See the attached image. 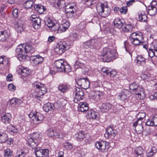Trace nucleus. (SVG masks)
Segmentation results:
<instances>
[{
    "instance_id": "obj_50",
    "label": "nucleus",
    "mask_w": 157,
    "mask_h": 157,
    "mask_svg": "<svg viewBox=\"0 0 157 157\" xmlns=\"http://www.w3.org/2000/svg\"><path fill=\"white\" fill-rule=\"evenodd\" d=\"M92 84L94 88L100 87L102 86L101 82L99 80L93 82Z\"/></svg>"
},
{
    "instance_id": "obj_43",
    "label": "nucleus",
    "mask_w": 157,
    "mask_h": 157,
    "mask_svg": "<svg viewBox=\"0 0 157 157\" xmlns=\"http://www.w3.org/2000/svg\"><path fill=\"white\" fill-rule=\"evenodd\" d=\"M143 149L141 147L136 148L134 150V152L136 155V157H141V155L143 153Z\"/></svg>"
},
{
    "instance_id": "obj_16",
    "label": "nucleus",
    "mask_w": 157,
    "mask_h": 157,
    "mask_svg": "<svg viewBox=\"0 0 157 157\" xmlns=\"http://www.w3.org/2000/svg\"><path fill=\"white\" fill-rule=\"evenodd\" d=\"M106 132L104 134V136L106 138L109 137L113 138L117 134V131L112 127H109L106 129Z\"/></svg>"
},
{
    "instance_id": "obj_34",
    "label": "nucleus",
    "mask_w": 157,
    "mask_h": 157,
    "mask_svg": "<svg viewBox=\"0 0 157 157\" xmlns=\"http://www.w3.org/2000/svg\"><path fill=\"white\" fill-rule=\"evenodd\" d=\"M34 7L36 11L40 14L43 13L46 10V8L44 6L40 4L35 5Z\"/></svg>"
},
{
    "instance_id": "obj_51",
    "label": "nucleus",
    "mask_w": 157,
    "mask_h": 157,
    "mask_svg": "<svg viewBox=\"0 0 157 157\" xmlns=\"http://www.w3.org/2000/svg\"><path fill=\"white\" fill-rule=\"evenodd\" d=\"M63 145L64 147L67 149H71L73 148L72 144L68 142L63 143Z\"/></svg>"
},
{
    "instance_id": "obj_11",
    "label": "nucleus",
    "mask_w": 157,
    "mask_h": 157,
    "mask_svg": "<svg viewBox=\"0 0 157 157\" xmlns=\"http://www.w3.org/2000/svg\"><path fill=\"white\" fill-rule=\"evenodd\" d=\"M75 97L74 100V102L78 103V101L82 100L84 98V93L83 90L79 87H76L75 88Z\"/></svg>"
},
{
    "instance_id": "obj_35",
    "label": "nucleus",
    "mask_w": 157,
    "mask_h": 157,
    "mask_svg": "<svg viewBox=\"0 0 157 157\" xmlns=\"http://www.w3.org/2000/svg\"><path fill=\"white\" fill-rule=\"evenodd\" d=\"M138 20L142 22H145L147 20V16L144 12L142 11L138 13Z\"/></svg>"
},
{
    "instance_id": "obj_24",
    "label": "nucleus",
    "mask_w": 157,
    "mask_h": 157,
    "mask_svg": "<svg viewBox=\"0 0 157 157\" xmlns=\"http://www.w3.org/2000/svg\"><path fill=\"white\" fill-rule=\"evenodd\" d=\"M88 104L86 103L80 102L78 107V110L81 112H85L88 110Z\"/></svg>"
},
{
    "instance_id": "obj_23",
    "label": "nucleus",
    "mask_w": 157,
    "mask_h": 157,
    "mask_svg": "<svg viewBox=\"0 0 157 157\" xmlns=\"http://www.w3.org/2000/svg\"><path fill=\"white\" fill-rule=\"evenodd\" d=\"M113 25L115 27L120 28L124 25L125 22L122 19H121L118 18L114 19L113 22Z\"/></svg>"
},
{
    "instance_id": "obj_27",
    "label": "nucleus",
    "mask_w": 157,
    "mask_h": 157,
    "mask_svg": "<svg viewBox=\"0 0 157 157\" xmlns=\"http://www.w3.org/2000/svg\"><path fill=\"white\" fill-rule=\"evenodd\" d=\"M11 114L10 113H6L1 117V121L5 124L9 123L11 120Z\"/></svg>"
},
{
    "instance_id": "obj_39",
    "label": "nucleus",
    "mask_w": 157,
    "mask_h": 157,
    "mask_svg": "<svg viewBox=\"0 0 157 157\" xmlns=\"http://www.w3.org/2000/svg\"><path fill=\"white\" fill-rule=\"evenodd\" d=\"M133 28V26L131 24L124 25L122 26V30L125 32H131Z\"/></svg>"
},
{
    "instance_id": "obj_19",
    "label": "nucleus",
    "mask_w": 157,
    "mask_h": 157,
    "mask_svg": "<svg viewBox=\"0 0 157 157\" xmlns=\"http://www.w3.org/2000/svg\"><path fill=\"white\" fill-rule=\"evenodd\" d=\"M87 118L98 120L99 118V115L98 112L93 110H89L86 115Z\"/></svg>"
},
{
    "instance_id": "obj_54",
    "label": "nucleus",
    "mask_w": 157,
    "mask_h": 157,
    "mask_svg": "<svg viewBox=\"0 0 157 157\" xmlns=\"http://www.w3.org/2000/svg\"><path fill=\"white\" fill-rule=\"evenodd\" d=\"M124 48L125 49L126 51L128 52L129 54L132 57V52H129L128 51V48L130 46V45L129 44L128 42L127 41H125L124 42Z\"/></svg>"
},
{
    "instance_id": "obj_15",
    "label": "nucleus",
    "mask_w": 157,
    "mask_h": 157,
    "mask_svg": "<svg viewBox=\"0 0 157 157\" xmlns=\"http://www.w3.org/2000/svg\"><path fill=\"white\" fill-rule=\"evenodd\" d=\"M77 84L84 89H86L90 87V83L88 78H80L76 82Z\"/></svg>"
},
{
    "instance_id": "obj_41",
    "label": "nucleus",
    "mask_w": 157,
    "mask_h": 157,
    "mask_svg": "<svg viewBox=\"0 0 157 157\" xmlns=\"http://www.w3.org/2000/svg\"><path fill=\"white\" fill-rule=\"evenodd\" d=\"M83 4L87 6V7L95 4L96 3V0H83Z\"/></svg>"
},
{
    "instance_id": "obj_29",
    "label": "nucleus",
    "mask_w": 157,
    "mask_h": 157,
    "mask_svg": "<svg viewBox=\"0 0 157 157\" xmlns=\"http://www.w3.org/2000/svg\"><path fill=\"white\" fill-rule=\"evenodd\" d=\"M70 25V22L68 21H66L62 23L60 26V31L61 32L65 31Z\"/></svg>"
},
{
    "instance_id": "obj_38",
    "label": "nucleus",
    "mask_w": 157,
    "mask_h": 157,
    "mask_svg": "<svg viewBox=\"0 0 157 157\" xmlns=\"http://www.w3.org/2000/svg\"><path fill=\"white\" fill-rule=\"evenodd\" d=\"M33 22V25L34 28L35 29H38L40 27L41 19L40 18H36Z\"/></svg>"
},
{
    "instance_id": "obj_60",
    "label": "nucleus",
    "mask_w": 157,
    "mask_h": 157,
    "mask_svg": "<svg viewBox=\"0 0 157 157\" xmlns=\"http://www.w3.org/2000/svg\"><path fill=\"white\" fill-rule=\"evenodd\" d=\"M25 154L24 151L20 150L17 152L15 157H24Z\"/></svg>"
},
{
    "instance_id": "obj_36",
    "label": "nucleus",
    "mask_w": 157,
    "mask_h": 157,
    "mask_svg": "<svg viewBox=\"0 0 157 157\" xmlns=\"http://www.w3.org/2000/svg\"><path fill=\"white\" fill-rule=\"evenodd\" d=\"M102 95V93L101 91H95L94 92V94L93 96V99L96 101H98L100 100Z\"/></svg>"
},
{
    "instance_id": "obj_64",
    "label": "nucleus",
    "mask_w": 157,
    "mask_h": 157,
    "mask_svg": "<svg viewBox=\"0 0 157 157\" xmlns=\"http://www.w3.org/2000/svg\"><path fill=\"white\" fill-rule=\"evenodd\" d=\"M18 11L17 9H14L12 11V14L14 18H17L18 16Z\"/></svg>"
},
{
    "instance_id": "obj_20",
    "label": "nucleus",
    "mask_w": 157,
    "mask_h": 157,
    "mask_svg": "<svg viewBox=\"0 0 157 157\" xmlns=\"http://www.w3.org/2000/svg\"><path fill=\"white\" fill-rule=\"evenodd\" d=\"M142 121H139V122L135 121L133 123V126L134 127L135 129L137 131V133L139 134L142 132L144 134V131H143V126L142 125Z\"/></svg>"
},
{
    "instance_id": "obj_10",
    "label": "nucleus",
    "mask_w": 157,
    "mask_h": 157,
    "mask_svg": "<svg viewBox=\"0 0 157 157\" xmlns=\"http://www.w3.org/2000/svg\"><path fill=\"white\" fill-rule=\"evenodd\" d=\"M29 116L36 124L41 123L44 118L43 115L41 113L36 111L31 112Z\"/></svg>"
},
{
    "instance_id": "obj_37",
    "label": "nucleus",
    "mask_w": 157,
    "mask_h": 157,
    "mask_svg": "<svg viewBox=\"0 0 157 157\" xmlns=\"http://www.w3.org/2000/svg\"><path fill=\"white\" fill-rule=\"evenodd\" d=\"M86 135L84 132L83 131L79 132L75 135L77 140L78 141L82 140L85 137Z\"/></svg>"
},
{
    "instance_id": "obj_5",
    "label": "nucleus",
    "mask_w": 157,
    "mask_h": 157,
    "mask_svg": "<svg viewBox=\"0 0 157 157\" xmlns=\"http://www.w3.org/2000/svg\"><path fill=\"white\" fill-rule=\"evenodd\" d=\"M96 8L98 13L104 17L109 15L111 12V9L107 6L106 3H98L96 6Z\"/></svg>"
},
{
    "instance_id": "obj_12",
    "label": "nucleus",
    "mask_w": 157,
    "mask_h": 157,
    "mask_svg": "<svg viewBox=\"0 0 157 157\" xmlns=\"http://www.w3.org/2000/svg\"><path fill=\"white\" fill-rule=\"evenodd\" d=\"M149 56L151 58L154 56L157 57V41L154 40L150 48L147 50Z\"/></svg>"
},
{
    "instance_id": "obj_32",
    "label": "nucleus",
    "mask_w": 157,
    "mask_h": 157,
    "mask_svg": "<svg viewBox=\"0 0 157 157\" xmlns=\"http://www.w3.org/2000/svg\"><path fill=\"white\" fill-rule=\"evenodd\" d=\"M54 105L50 103H47L44 105L43 107V110L46 112H48L49 111L52 110L54 109Z\"/></svg>"
},
{
    "instance_id": "obj_45",
    "label": "nucleus",
    "mask_w": 157,
    "mask_h": 157,
    "mask_svg": "<svg viewBox=\"0 0 157 157\" xmlns=\"http://www.w3.org/2000/svg\"><path fill=\"white\" fill-rule=\"evenodd\" d=\"M8 136L7 134L5 133L0 134V143H3L7 140Z\"/></svg>"
},
{
    "instance_id": "obj_63",
    "label": "nucleus",
    "mask_w": 157,
    "mask_h": 157,
    "mask_svg": "<svg viewBox=\"0 0 157 157\" xmlns=\"http://www.w3.org/2000/svg\"><path fill=\"white\" fill-rule=\"evenodd\" d=\"M8 87L9 90L12 91H14L16 89V86L13 84H9Z\"/></svg>"
},
{
    "instance_id": "obj_62",
    "label": "nucleus",
    "mask_w": 157,
    "mask_h": 157,
    "mask_svg": "<svg viewBox=\"0 0 157 157\" xmlns=\"http://www.w3.org/2000/svg\"><path fill=\"white\" fill-rule=\"evenodd\" d=\"M90 44L89 41L83 43L82 47L84 48L88 49L89 48H90Z\"/></svg>"
},
{
    "instance_id": "obj_2",
    "label": "nucleus",
    "mask_w": 157,
    "mask_h": 157,
    "mask_svg": "<svg viewBox=\"0 0 157 157\" xmlns=\"http://www.w3.org/2000/svg\"><path fill=\"white\" fill-rule=\"evenodd\" d=\"M129 89L131 94H135L136 97L140 99H144L146 96L145 91L142 86L139 85L135 82L130 85Z\"/></svg>"
},
{
    "instance_id": "obj_8",
    "label": "nucleus",
    "mask_w": 157,
    "mask_h": 157,
    "mask_svg": "<svg viewBox=\"0 0 157 157\" xmlns=\"http://www.w3.org/2000/svg\"><path fill=\"white\" fill-rule=\"evenodd\" d=\"M67 42L66 41H61L58 43L54 49L55 52L59 55L63 53L69 48V45Z\"/></svg>"
},
{
    "instance_id": "obj_30",
    "label": "nucleus",
    "mask_w": 157,
    "mask_h": 157,
    "mask_svg": "<svg viewBox=\"0 0 157 157\" xmlns=\"http://www.w3.org/2000/svg\"><path fill=\"white\" fill-rule=\"evenodd\" d=\"M9 36V34L5 30H0V41H4Z\"/></svg>"
},
{
    "instance_id": "obj_1",
    "label": "nucleus",
    "mask_w": 157,
    "mask_h": 157,
    "mask_svg": "<svg viewBox=\"0 0 157 157\" xmlns=\"http://www.w3.org/2000/svg\"><path fill=\"white\" fill-rule=\"evenodd\" d=\"M34 51V49L30 45L23 44L17 46L16 49V53L17 58L21 61L25 59L27 53H33Z\"/></svg>"
},
{
    "instance_id": "obj_6",
    "label": "nucleus",
    "mask_w": 157,
    "mask_h": 157,
    "mask_svg": "<svg viewBox=\"0 0 157 157\" xmlns=\"http://www.w3.org/2000/svg\"><path fill=\"white\" fill-rule=\"evenodd\" d=\"M55 67L60 71H64L68 73L71 71V68L70 65L62 59H59L55 62Z\"/></svg>"
},
{
    "instance_id": "obj_48",
    "label": "nucleus",
    "mask_w": 157,
    "mask_h": 157,
    "mask_svg": "<svg viewBox=\"0 0 157 157\" xmlns=\"http://www.w3.org/2000/svg\"><path fill=\"white\" fill-rule=\"evenodd\" d=\"M112 105L109 103H103L101 105V108L103 109H109L111 108Z\"/></svg>"
},
{
    "instance_id": "obj_22",
    "label": "nucleus",
    "mask_w": 157,
    "mask_h": 157,
    "mask_svg": "<svg viewBox=\"0 0 157 157\" xmlns=\"http://www.w3.org/2000/svg\"><path fill=\"white\" fill-rule=\"evenodd\" d=\"M130 92L128 90L123 89L121 92L119 94L120 98L122 100H124L129 97Z\"/></svg>"
},
{
    "instance_id": "obj_28",
    "label": "nucleus",
    "mask_w": 157,
    "mask_h": 157,
    "mask_svg": "<svg viewBox=\"0 0 157 157\" xmlns=\"http://www.w3.org/2000/svg\"><path fill=\"white\" fill-rule=\"evenodd\" d=\"M80 38V36L75 32L71 33L69 36L68 39L71 41L78 40Z\"/></svg>"
},
{
    "instance_id": "obj_14",
    "label": "nucleus",
    "mask_w": 157,
    "mask_h": 157,
    "mask_svg": "<svg viewBox=\"0 0 157 157\" xmlns=\"http://www.w3.org/2000/svg\"><path fill=\"white\" fill-rule=\"evenodd\" d=\"M75 6H71L70 5L65 6V11L67 16L69 18H72L74 16L76 12Z\"/></svg>"
},
{
    "instance_id": "obj_57",
    "label": "nucleus",
    "mask_w": 157,
    "mask_h": 157,
    "mask_svg": "<svg viewBox=\"0 0 157 157\" xmlns=\"http://www.w3.org/2000/svg\"><path fill=\"white\" fill-rule=\"evenodd\" d=\"M24 25L14 27L18 33H21L24 30Z\"/></svg>"
},
{
    "instance_id": "obj_25",
    "label": "nucleus",
    "mask_w": 157,
    "mask_h": 157,
    "mask_svg": "<svg viewBox=\"0 0 157 157\" xmlns=\"http://www.w3.org/2000/svg\"><path fill=\"white\" fill-rule=\"evenodd\" d=\"M99 39H92L90 41V48L92 49H96L99 47Z\"/></svg>"
},
{
    "instance_id": "obj_53",
    "label": "nucleus",
    "mask_w": 157,
    "mask_h": 157,
    "mask_svg": "<svg viewBox=\"0 0 157 157\" xmlns=\"http://www.w3.org/2000/svg\"><path fill=\"white\" fill-rule=\"evenodd\" d=\"M14 27L24 25V22L20 20H16L13 22Z\"/></svg>"
},
{
    "instance_id": "obj_61",
    "label": "nucleus",
    "mask_w": 157,
    "mask_h": 157,
    "mask_svg": "<svg viewBox=\"0 0 157 157\" xmlns=\"http://www.w3.org/2000/svg\"><path fill=\"white\" fill-rule=\"evenodd\" d=\"M16 98H14L10 100V105L13 106H16Z\"/></svg>"
},
{
    "instance_id": "obj_44",
    "label": "nucleus",
    "mask_w": 157,
    "mask_h": 157,
    "mask_svg": "<svg viewBox=\"0 0 157 157\" xmlns=\"http://www.w3.org/2000/svg\"><path fill=\"white\" fill-rule=\"evenodd\" d=\"M75 69H77L79 68H83L85 67V65L83 63L80 62L79 61H76L74 64Z\"/></svg>"
},
{
    "instance_id": "obj_31",
    "label": "nucleus",
    "mask_w": 157,
    "mask_h": 157,
    "mask_svg": "<svg viewBox=\"0 0 157 157\" xmlns=\"http://www.w3.org/2000/svg\"><path fill=\"white\" fill-rule=\"evenodd\" d=\"M19 72L21 74V75L24 77H26L29 73L28 68L22 67L19 68Z\"/></svg>"
},
{
    "instance_id": "obj_7",
    "label": "nucleus",
    "mask_w": 157,
    "mask_h": 157,
    "mask_svg": "<svg viewBox=\"0 0 157 157\" xmlns=\"http://www.w3.org/2000/svg\"><path fill=\"white\" fill-rule=\"evenodd\" d=\"M131 42L135 45H138L144 42L143 33L141 32L133 33L129 38Z\"/></svg>"
},
{
    "instance_id": "obj_18",
    "label": "nucleus",
    "mask_w": 157,
    "mask_h": 157,
    "mask_svg": "<svg viewBox=\"0 0 157 157\" xmlns=\"http://www.w3.org/2000/svg\"><path fill=\"white\" fill-rule=\"evenodd\" d=\"M156 3L155 2H152L151 3V6L148 7L147 12L151 16H154L157 13V9L155 6Z\"/></svg>"
},
{
    "instance_id": "obj_47",
    "label": "nucleus",
    "mask_w": 157,
    "mask_h": 157,
    "mask_svg": "<svg viewBox=\"0 0 157 157\" xmlns=\"http://www.w3.org/2000/svg\"><path fill=\"white\" fill-rule=\"evenodd\" d=\"M146 114L144 112H139L138 114L137 117L138 119L136 121L139 122L140 121L142 122V120L145 117Z\"/></svg>"
},
{
    "instance_id": "obj_59",
    "label": "nucleus",
    "mask_w": 157,
    "mask_h": 157,
    "mask_svg": "<svg viewBox=\"0 0 157 157\" xmlns=\"http://www.w3.org/2000/svg\"><path fill=\"white\" fill-rule=\"evenodd\" d=\"M64 136V135L59 131H55V137L57 138H62Z\"/></svg>"
},
{
    "instance_id": "obj_46",
    "label": "nucleus",
    "mask_w": 157,
    "mask_h": 157,
    "mask_svg": "<svg viewBox=\"0 0 157 157\" xmlns=\"http://www.w3.org/2000/svg\"><path fill=\"white\" fill-rule=\"evenodd\" d=\"M63 0H51V2L53 6L56 8H59L60 4V2Z\"/></svg>"
},
{
    "instance_id": "obj_13",
    "label": "nucleus",
    "mask_w": 157,
    "mask_h": 157,
    "mask_svg": "<svg viewBox=\"0 0 157 157\" xmlns=\"http://www.w3.org/2000/svg\"><path fill=\"white\" fill-rule=\"evenodd\" d=\"M108 143L106 141L103 140L101 141H97L95 143V146L101 152H106L108 150L107 147Z\"/></svg>"
},
{
    "instance_id": "obj_56",
    "label": "nucleus",
    "mask_w": 157,
    "mask_h": 157,
    "mask_svg": "<svg viewBox=\"0 0 157 157\" xmlns=\"http://www.w3.org/2000/svg\"><path fill=\"white\" fill-rule=\"evenodd\" d=\"M127 11L128 9L126 6H122L120 9V12L123 14H126Z\"/></svg>"
},
{
    "instance_id": "obj_42",
    "label": "nucleus",
    "mask_w": 157,
    "mask_h": 157,
    "mask_svg": "<svg viewBox=\"0 0 157 157\" xmlns=\"http://www.w3.org/2000/svg\"><path fill=\"white\" fill-rule=\"evenodd\" d=\"M137 63L139 65L145 64V59L144 57L141 55L138 56L137 57Z\"/></svg>"
},
{
    "instance_id": "obj_21",
    "label": "nucleus",
    "mask_w": 157,
    "mask_h": 157,
    "mask_svg": "<svg viewBox=\"0 0 157 157\" xmlns=\"http://www.w3.org/2000/svg\"><path fill=\"white\" fill-rule=\"evenodd\" d=\"M33 63L36 65L42 63L44 60V58L39 55L32 56L31 58Z\"/></svg>"
},
{
    "instance_id": "obj_58",
    "label": "nucleus",
    "mask_w": 157,
    "mask_h": 157,
    "mask_svg": "<svg viewBox=\"0 0 157 157\" xmlns=\"http://www.w3.org/2000/svg\"><path fill=\"white\" fill-rule=\"evenodd\" d=\"M47 134L49 136H55V132L52 129H50L47 131Z\"/></svg>"
},
{
    "instance_id": "obj_40",
    "label": "nucleus",
    "mask_w": 157,
    "mask_h": 157,
    "mask_svg": "<svg viewBox=\"0 0 157 157\" xmlns=\"http://www.w3.org/2000/svg\"><path fill=\"white\" fill-rule=\"evenodd\" d=\"M31 135V136H32L33 139L36 141L37 144L38 145L41 141V138L40 137L39 134L37 133H34Z\"/></svg>"
},
{
    "instance_id": "obj_26",
    "label": "nucleus",
    "mask_w": 157,
    "mask_h": 157,
    "mask_svg": "<svg viewBox=\"0 0 157 157\" xmlns=\"http://www.w3.org/2000/svg\"><path fill=\"white\" fill-rule=\"evenodd\" d=\"M27 141L28 145L33 148L35 147L37 145L36 141L33 139L31 135H29L27 138Z\"/></svg>"
},
{
    "instance_id": "obj_4",
    "label": "nucleus",
    "mask_w": 157,
    "mask_h": 157,
    "mask_svg": "<svg viewBox=\"0 0 157 157\" xmlns=\"http://www.w3.org/2000/svg\"><path fill=\"white\" fill-rule=\"evenodd\" d=\"M117 54L114 50H111L110 49L104 48L103 50L102 54L101 56L103 60L106 62H109L115 59Z\"/></svg>"
},
{
    "instance_id": "obj_33",
    "label": "nucleus",
    "mask_w": 157,
    "mask_h": 157,
    "mask_svg": "<svg viewBox=\"0 0 157 157\" xmlns=\"http://www.w3.org/2000/svg\"><path fill=\"white\" fill-rule=\"evenodd\" d=\"M70 87L68 84L65 83L61 84L58 87V89L61 92L64 93L67 91Z\"/></svg>"
},
{
    "instance_id": "obj_17",
    "label": "nucleus",
    "mask_w": 157,
    "mask_h": 157,
    "mask_svg": "<svg viewBox=\"0 0 157 157\" xmlns=\"http://www.w3.org/2000/svg\"><path fill=\"white\" fill-rule=\"evenodd\" d=\"M35 153L36 157H46L48 156V150L36 148L35 149Z\"/></svg>"
},
{
    "instance_id": "obj_49",
    "label": "nucleus",
    "mask_w": 157,
    "mask_h": 157,
    "mask_svg": "<svg viewBox=\"0 0 157 157\" xmlns=\"http://www.w3.org/2000/svg\"><path fill=\"white\" fill-rule=\"evenodd\" d=\"M12 151L10 149L7 148L4 150V155L5 157H12Z\"/></svg>"
},
{
    "instance_id": "obj_55",
    "label": "nucleus",
    "mask_w": 157,
    "mask_h": 157,
    "mask_svg": "<svg viewBox=\"0 0 157 157\" xmlns=\"http://www.w3.org/2000/svg\"><path fill=\"white\" fill-rule=\"evenodd\" d=\"M7 130L9 132H13L14 133L16 132V130L15 127H13L12 125H10L7 128Z\"/></svg>"
},
{
    "instance_id": "obj_52",
    "label": "nucleus",
    "mask_w": 157,
    "mask_h": 157,
    "mask_svg": "<svg viewBox=\"0 0 157 157\" xmlns=\"http://www.w3.org/2000/svg\"><path fill=\"white\" fill-rule=\"evenodd\" d=\"M33 3L32 2L28 0L25 2V3L24 4V5L26 8L29 9L30 8L33 6Z\"/></svg>"
},
{
    "instance_id": "obj_9",
    "label": "nucleus",
    "mask_w": 157,
    "mask_h": 157,
    "mask_svg": "<svg viewBox=\"0 0 157 157\" xmlns=\"http://www.w3.org/2000/svg\"><path fill=\"white\" fill-rule=\"evenodd\" d=\"M45 23L51 32L57 31V33H62L60 31V26L59 24L55 23L49 17L46 18L45 20Z\"/></svg>"
},
{
    "instance_id": "obj_3",
    "label": "nucleus",
    "mask_w": 157,
    "mask_h": 157,
    "mask_svg": "<svg viewBox=\"0 0 157 157\" xmlns=\"http://www.w3.org/2000/svg\"><path fill=\"white\" fill-rule=\"evenodd\" d=\"M32 86L35 90V91L32 93V97L33 98H39L47 92V89L44 85L42 83L35 81L32 84Z\"/></svg>"
}]
</instances>
